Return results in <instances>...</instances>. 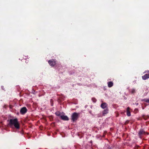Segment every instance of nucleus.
<instances>
[{"mask_svg":"<svg viewBox=\"0 0 149 149\" xmlns=\"http://www.w3.org/2000/svg\"><path fill=\"white\" fill-rule=\"evenodd\" d=\"M8 125L11 128H13L14 126L15 128L17 129H19L20 128L19 124L17 118L10 119Z\"/></svg>","mask_w":149,"mask_h":149,"instance_id":"nucleus-1","label":"nucleus"},{"mask_svg":"<svg viewBox=\"0 0 149 149\" xmlns=\"http://www.w3.org/2000/svg\"><path fill=\"white\" fill-rule=\"evenodd\" d=\"M79 113L76 112L73 113L71 116L72 120L73 122L77 120L79 117Z\"/></svg>","mask_w":149,"mask_h":149,"instance_id":"nucleus-2","label":"nucleus"},{"mask_svg":"<svg viewBox=\"0 0 149 149\" xmlns=\"http://www.w3.org/2000/svg\"><path fill=\"white\" fill-rule=\"evenodd\" d=\"M48 62L49 65L52 67L54 66L56 63V60L53 59L49 60Z\"/></svg>","mask_w":149,"mask_h":149,"instance_id":"nucleus-3","label":"nucleus"},{"mask_svg":"<svg viewBox=\"0 0 149 149\" xmlns=\"http://www.w3.org/2000/svg\"><path fill=\"white\" fill-rule=\"evenodd\" d=\"M146 134L148 135L149 134L148 133L146 132L143 130L141 129L139 131L138 134L139 136L140 137L142 136L145 135Z\"/></svg>","mask_w":149,"mask_h":149,"instance_id":"nucleus-4","label":"nucleus"},{"mask_svg":"<svg viewBox=\"0 0 149 149\" xmlns=\"http://www.w3.org/2000/svg\"><path fill=\"white\" fill-rule=\"evenodd\" d=\"M27 109L26 107H24L21 108L20 110V113L22 115L25 114L27 111Z\"/></svg>","mask_w":149,"mask_h":149,"instance_id":"nucleus-5","label":"nucleus"},{"mask_svg":"<svg viewBox=\"0 0 149 149\" xmlns=\"http://www.w3.org/2000/svg\"><path fill=\"white\" fill-rule=\"evenodd\" d=\"M148 72V73L142 76V77L144 80H146L147 79L149 78V71H146L145 72Z\"/></svg>","mask_w":149,"mask_h":149,"instance_id":"nucleus-6","label":"nucleus"},{"mask_svg":"<svg viewBox=\"0 0 149 149\" xmlns=\"http://www.w3.org/2000/svg\"><path fill=\"white\" fill-rule=\"evenodd\" d=\"M107 104L106 102H103L102 103L101 105V107L103 109H106L107 108Z\"/></svg>","mask_w":149,"mask_h":149,"instance_id":"nucleus-7","label":"nucleus"},{"mask_svg":"<svg viewBox=\"0 0 149 149\" xmlns=\"http://www.w3.org/2000/svg\"><path fill=\"white\" fill-rule=\"evenodd\" d=\"M109 109L108 108L105 109L102 112V115L104 116L106 114L108 113Z\"/></svg>","mask_w":149,"mask_h":149,"instance_id":"nucleus-8","label":"nucleus"},{"mask_svg":"<svg viewBox=\"0 0 149 149\" xmlns=\"http://www.w3.org/2000/svg\"><path fill=\"white\" fill-rule=\"evenodd\" d=\"M61 118L63 120H69V118L67 116L62 115L61 116Z\"/></svg>","mask_w":149,"mask_h":149,"instance_id":"nucleus-9","label":"nucleus"},{"mask_svg":"<svg viewBox=\"0 0 149 149\" xmlns=\"http://www.w3.org/2000/svg\"><path fill=\"white\" fill-rule=\"evenodd\" d=\"M113 85V83L112 81H109L108 82V86L109 88L112 87Z\"/></svg>","mask_w":149,"mask_h":149,"instance_id":"nucleus-10","label":"nucleus"},{"mask_svg":"<svg viewBox=\"0 0 149 149\" xmlns=\"http://www.w3.org/2000/svg\"><path fill=\"white\" fill-rule=\"evenodd\" d=\"M129 109V107H127V115L128 116H131L130 112L129 110H128V109Z\"/></svg>","mask_w":149,"mask_h":149,"instance_id":"nucleus-11","label":"nucleus"},{"mask_svg":"<svg viewBox=\"0 0 149 149\" xmlns=\"http://www.w3.org/2000/svg\"><path fill=\"white\" fill-rule=\"evenodd\" d=\"M104 149H113V148L112 147L107 145L104 147Z\"/></svg>","mask_w":149,"mask_h":149,"instance_id":"nucleus-12","label":"nucleus"},{"mask_svg":"<svg viewBox=\"0 0 149 149\" xmlns=\"http://www.w3.org/2000/svg\"><path fill=\"white\" fill-rule=\"evenodd\" d=\"M142 117L145 120H146L149 118V116H145L144 115H143Z\"/></svg>","mask_w":149,"mask_h":149,"instance_id":"nucleus-13","label":"nucleus"},{"mask_svg":"<svg viewBox=\"0 0 149 149\" xmlns=\"http://www.w3.org/2000/svg\"><path fill=\"white\" fill-rule=\"evenodd\" d=\"M56 115L58 116H60L61 117V116H62L61 115V113L59 111H58L55 113Z\"/></svg>","mask_w":149,"mask_h":149,"instance_id":"nucleus-14","label":"nucleus"},{"mask_svg":"<svg viewBox=\"0 0 149 149\" xmlns=\"http://www.w3.org/2000/svg\"><path fill=\"white\" fill-rule=\"evenodd\" d=\"M130 91L131 93L132 94H133L136 92L135 89L134 88L131 89V90Z\"/></svg>","mask_w":149,"mask_h":149,"instance_id":"nucleus-15","label":"nucleus"},{"mask_svg":"<svg viewBox=\"0 0 149 149\" xmlns=\"http://www.w3.org/2000/svg\"><path fill=\"white\" fill-rule=\"evenodd\" d=\"M142 101H144L146 102L149 103V98L148 99H144L142 100Z\"/></svg>","mask_w":149,"mask_h":149,"instance_id":"nucleus-16","label":"nucleus"},{"mask_svg":"<svg viewBox=\"0 0 149 149\" xmlns=\"http://www.w3.org/2000/svg\"><path fill=\"white\" fill-rule=\"evenodd\" d=\"M92 100L94 102H95L96 101V99L94 97H93L92 98Z\"/></svg>","mask_w":149,"mask_h":149,"instance_id":"nucleus-17","label":"nucleus"},{"mask_svg":"<svg viewBox=\"0 0 149 149\" xmlns=\"http://www.w3.org/2000/svg\"><path fill=\"white\" fill-rule=\"evenodd\" d=\"M130 121L129 120H127L126 121L125 123V125H126L129 123Z\"/></svg>","mask_w":149,"mask_h":149,"instance_id":"nucleus-18","label":"nucleus"}]
</instances>
